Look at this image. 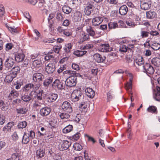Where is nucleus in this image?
I'll return each mask as SVG.
<instances>
[{
	"label": "nucleus",
	"instance_id": "a19ab883",
	"mask_svg": "<svg viewBox=\"0 0 160 160\" xmlns=\"http://www.w3.org/2000/svg\"><path fill=\"white\" fill-rule=\"evenodd\" d=\"M80 39L87 40L89 39V35L85 32H82L80 36Z\"/></svg>",
	"mask_w": 160,
	"mask_h": 160
},
{
	"label": "nucleus",
	"instance_id": "c756f323",
	"mask_svg": "<svg viewBox=\"0 0 160 160\" xmlns=\"http://www.w3.org/2000/svg\"><path fill=\"white\" fill-rule=\"evenodd\" d=\"M15 77H16L15 76L9 72V73L6 76L5 81L8 83L12 81L13 78Z\"/></svg>",
	"mask_w": 160,
	"mask_h": 160
},
{
	"label": "nucleus",
	"instance_id": "79ce46f5",
	"mask_svg": "<svg viewBox=\"0 0 160 160\" xmlns=\"http://www.w3.org/2000/svg\"><path fill=\"white\" fill-rule=\"evenodd\" d=\"M132 78L131 77L129 79V82H128L125 85L126 89L127 90L129 89L132 88Z\"/></svg>",
	"mask_w": 160,
	"mask_h": 160
},
{
	"label": "nucleus",
	"instance_id": "58836bf2",
	"mask_svg": "<svg viewBox=\"0 0 160 160\" xmlns=\"http://www.w3.org/2000/svg\"><path fill=\"white\" fill-rule=\"evenodd\" d=\"M59 116L62 119H67L70 118V115L67 113L64 112L60 113L59 115Z\"/></svg>",
	"mask_w": 160,
	"mask_h": 160
},
{
	"label": "nucleus",
	"instance_id": "4be33fe9",
	"mask_svg": "<svg viewBox=\"0 0 160 160\" xmlns=\"http://www.w3.org/2000/svg\"><path fill=\"white\" fill-rule=\"evenodd\" d=\"M12 68V69H11V70L10 71V72L16 77L17 74L20 72V67L19 66H17L14 67Z\"/></svg>",
	"mask_w": 160,
	"mask_h": 160
},
{
	"label": "nucleus",
	"instance_id": "09e8293b",
	"mask_svg": "<svg viewBox=\"0 0 160 160\" xmlns=\"http://www.w3.org/2000/svg\"><path fill=\"white\" fill-rule=\"evenodd\" d=\"M73 147L75 150L77 151H80L82 149V146L80 144L78 143H74Z\"/></svg>",
	"mask_w": 160,
	"mask_h": 160
},
{
	"label": "nucleus",
	"instance_id": "bb28decb",
	"mask_svg": "<svg viewBox=\"0 0 160 160\" xmlns=\"http://www.w3.org/2000/svg\"><path fill=\"white\" fill-rule=\"evenodd\" d=\"M156 13L153 11H149L146 12V17L148 19H153L156 17Z\"/></svg>",
	"mask_w": 160,
	"mask_h": 160
},
{
	"label": "nucleus",
	"instance_id": "6ab92c4d",
	"mask_svg": "<svg viewBox=\"0 0 160 160\" xmlns=\"http://www.w3.org/2000/svg\"><path fill=\"white\" fill-rule=\"evenodd\" d=\"M38 7L42 11L45 10L46 12L48 11V6L45 3L44 0L42 1H39L38 3Z\"/></svg>",
	"mask_w": 160,
	"mask_h": 160
},
{
	"label": "nucleus",
	"instance_id": "052dcab7",
	"mask_svg": "<svg viewBox=\"0 0 160 160\" xmlns=\"http://www.w3.org/2000/svg\"><path fill=\"white\" fill-rule=\"evenodd\" d=\"M22 100L19 98H17L13 100L12 102V104L13 105H15L16 104H18L21 103Z\"/></svg>",
	"mask_w": 160,
	"mask_h": 160
},
{
	"label": "nucleus",
	"instance_id": "39448f33",
	"mask_svg": "<svg viewBox=\"0 0 160 160\" xmlns=\"http://www.w3.org/2000/svg\"><path fill=\"white\" fill-rule=\"evenodd\" d=\"M77 82L76 78H68L65 81V84L66 86L71 87L75 86Z\"/></svg>",
	"mask_w": 160,
	"mask_h": 160
},
{
	"label": "nucleus",
	"instance_id": "864d4df0",
	"mask_svg": "<svg viewBox=\"0 0 160 160\" xmlns=\"http://www.w3.org/2000/svg\"><path fill=\"white\" fill-rule=\"evenodd\" d=\"M85 136L88 138V141L92 142L93 144L95 143L96 142V140L93 137L90 136L87 134L85 135Z\"/></svg>",
	"mask_w": 160,
	"mask_h": 160
},
{
	"label": "nucleus",
	"instance_id": "e2e57ef3",
	"mask_svg": "<svg viewBox=\"0 0 160 160\" xmlns=\"http://www.w3.org/2000/svg\"><path fill=\"white\" fill-rule=\"evenodd\" d=\"M72 67L73 69L76 70H79L80 69L79 65L75 63H72Z\"/></svg>",
	"mask_w": 160,
	"mask_h": 160
},
{
	"label": "nucleus",
	"instance_id": "774afa93",
	"mask_svg": "<svg viewBox=\"0 0 160 160\" xmlns=\"http://www.w3.org/2000/svg\"><path fill=\"white\" fill-rule=\"evenodd\" d=\"M28 63V61L27 59H25L22 65V66L23 67H26Z\"/></svg>",
	"mask_w": 160,
	"mask_h": 160
},
{
	"label": "nucleus",
	"instance_id": "7ed1b4c3",
	"mask_svg": "<svg viewBox=\"0 0 160 160\" xmlns=\"http://www.w3.org/2000/svg\"><path fill=\"white\" fill-rule=\"evenodd\" d=\"M143 71L147 75H152L155 71L154 68L149 63H146L143 66Z\"/></svg>",
	"mask_w": 160,
	"mask_h": 160
},
{
	"label": "nucleus",
	"instance_id": "473e14b6",
	"mask_svg": "<svg viewBox=\"0 0 160 160\" xmlns=\"http://www.w3.org/2000/svg\"><path fill=\"white\" fill-rule=\"evenodd\" d=\"M136 64L138 66H141L143 65L144 61L142 57L141 56L138 57L134 61Z\"/></svg>",
	"mask_w": 160,
	"mask_h": 160
},
{
	"label": "nucleus",
	"instance_id": "f8f14e48",
	"mask_svg": "<svg viewBox=\"0 0 160 160\" xmlns=\"http://www.w3.org/2000/svg\"><path fill=\"white\" fill-rule=\"evenodd\" d=\"M52 85L57 86L58 88L60 90L63 89L65 88V84L62 82H60L58 79H56L52 83Z\"/></svg>",
	"mask_w": 160,
	"mask_h": 160
},
{
	"label": "nucleus",
	"instance_id": "dca6fc26",
	"mask_svg": "<svg viewBox=\"0 0 160 160\" xmlns=\"http://www.w3.org/2000/svg\"><path fill=\"white\" fill-rule=\"evenodd\" d=\"M93 57L94 60L98 62H103L106 59L105 57L104 56L102 57L101 55L98 53L94 54Z\"/></svg>",
	"mask_w": 160,
	"mask_h": 160
},
{
	"label": "nucleus",
	"instance_id": "0e129e2a",
	"mask_svg": "<svg viewBox=\"0 0 160 160\" xmlns=\"http://www.w3.org/2000/svg\"><path fill=\"white\" fill-rule=\"evenodd\" d=\"M5 118L2 115H0V124L1 125L3 124L5 122Z\"/></svg>",
	"mask_w": 160,
	"mask_h": 160
},
{
	"label": "nucleus",
	"instance_id": "0eeeda50",
	"mask_svg": "<svg viewBox=\"0 0 160 160\" xmlns=\"http://www.w3.org/2000/svg\"><path fill=\"white\" fill-rule=\"evenodd\" d=\"M71 144V142L67 140L63 141L59 145V149L60 151L65 150L68 149Z\"/></svg>",
	"mask_w": 160,
	"mask_h": 160
},
{
	"label": "nucleus",
	"instance_id": "c03bdc74",
	"mask_svg": "<svg viewBox=\"0 0 160 160\" xmlns=\"http://www.w3.org/2000/svg\"><path fill=\"white\" fill-rule=\"evenodd\" d=\"M27 126V122L25 121L20 122L18 125V128H23Z\"/></svg>",
	"mask_w": 160,
	"mask_h": 160
},
{
	"label": "nucleus",
	"instance_id": "a878e982",
	"mask_svg": "<svg viewBox=\"0 0 160 160\" xmlns=\"http://www.w3.org/2000/svg\"><path fill=\"white\" fill-rule=\"evenodd\" d=\"M16 111L18 114H24L27 113L28 111V109L26 108L23 107L22 108H17Z\"/></svg>",
	"mask_w": 160,
	"mask_h": 160
},
{
	"label": "nucleus",
	"instance_id": "4d7b16f0",
	"mask_svg": "<svg viewBox=\"0 0 160 160\" xmlns=\"http://www.w3.org/2000/svg\"><path fill=\"white\" fill-rule=\"evenodd\" d=\"M126 23L127 25L128 26L130 27H133L135 26L136 25L134 22H132L130 20L126 21Z\"/></svg>",
	"mask_w": 160,
	"mask_h": 160
},
{
	"label": "nucleus",
	"instance_id": "5fc2aeb1",
	"mask_svg": "<svg viewBox=\"0 0 160 160\" xmlns=\"http://www.w3.org/2000/svg\"><path fill=\"white\" fill-rule=\"evenodd\" d=\"M154 98L157 101H159L160 100V93L159 92H156L153 94Z\"/></svg>",
	"mask_w": 160,
	"mask_h": 160
},
{
	"label": "nucleus",
	"instance_id": "ea45409f",
	"mask_svg": "<svg viewBox=\"0 0 160 160\" xmlns=\"http://www.w3.org/2000/svg\"><path fill=\"white\" fill-rule=\"evenodd\" d=\"M33 66L35 67H40L42 65V63L40 60H34L32 63Z\"/></svg>",
	"mask_w": 160,
	"mask_h": 160
},
{
	"label": "nucleus",
	"instance_id": "4468645a",
	"mask_svg": "<svg viewBox=\"0 0 160 160\" xmlns=\"http://www.w3.org/2000/svg\"><path fill=\"white\" fill-rule=\"evenodd\" d=\"M94 6L92 3H89L88 5L84 9V12L86 15H89L92 11V8Z\"/></svg>",
	"mask_w": 160,
	"mask_h": 160
},
{
	"label": "nucleus",
	"instance_id": "3c124183",
	"mask_svg": "<svg viewBox=\"0 0 160 160\" xmlns=\"http://www.w3.org/2000/svg\"><path fill=\"white\" fill-rule=\"evenodd\" d=\"M128 48L127 46L124 45H121L120 46L119 51L121 52H127Z\"/></svg>",
	"mask_w": 160,
	"mask_h": 160
},
{
	"label": "nucleus",
	"instance_id": "5701e85b",
	"mask_svg": "<svg viewBox=\"0 0 160 160\" xmlns=\"http://www.w3.org/2000/svg\"><path fill=\"white\" fill-rule=\"evenodd\" d=\"M82 14L80 11H76L75 12L73 18L75 21L78 22L81 20L82 17Z\"/></svg>",
	"mask_w": 160,
	"mask_h": 160
},
{
	"label": "nucleus",
	"instance_id": "2eb2a0df",
	"mask_svg": "<svg viewBox=\"0 0 160 160\" xmlns=\"http://www.w3.org/2000/svg\"><path fill=\"white\" fill-rule=\"evenodd\" d=\"M51 112L50 108L46 107L41 109L40 113L42 116H46L49 115Z\"/></svg>",
	"mask_w": 160,
	"mask_h": 160
},
{
	"label": "nucleus",
	"instance_id": "6e6d98bb",
	"mask_svg": "<svg viewBox=\"0 0 160 160\" xmlns=\"http://www.w3.org/2000/svg\"><path fill=\"white\" fill-rule=\"evenodd\" d=\"M42 92L43 91L42 90L41 91H39V93L37 95L36 94V96L35 97H36L38 100H42Z\"/></svg>",
	"mask_w": 160,
	"mask_h": 160
},
{
	"label": "nucleus",
	"instance_id": "a211bd4d",
	"mask_svg": "<svg viewBox=\"0 0 160 160\" xmlns=\"http://www.w3.org/2000/svg\"><path fill=\"white\" fill-rule=\"evenodd\" d=\"M63 74L68 78H76L75 77V71L70 70H67L63 72Z\"/></svg>",
	"mask_w": 160,
	"mask_h": 160
},
{
	"label": "nucleus",
	"instance_id": "6e6552de",
	"mask_svg": "<svg viewBox=\"0 0 160 160\" xmlns=\"http://www.w3.org/2000/svg\"><path fill=\"white\" fill-rule=\"evenodd\" d=\"M55 68L54 63H49L46 66L45 71L48 74H51L54 72Z\"/></svg>",
	"mask_w": 160,
	"mask_h": 160
},
{
	"label": "nucleus",
	"instance_id": "c85d7f7f",
	"mask_svg": "<svg viewBox=\"0 0 160 160\" xmlns=\"http://www.w3.org/2000/svg\"><path fill=\"white\" fill-rule=\"evenodd\" d=\"M87 52V51H82L77 50L74 51L73 52V54L78 57H80L85 55Z\"/></svg>",
	"mask_w": 160,
	"mask_h": 160
},
{
	"label": "nucleus",
	"instance_id": "ddd939ff",
	"mask_svg": "<svg viewBox=\"0 0 160 160\" xmlns=\"http://www.w3.org/2000/svg\"><path fill=\"white\" fill-rule=\"evenodd\" d=\"M103 20V18L100 16L92 18V24L93 26H97L101 24Z\"/></svg>",
	"mask_w": 160,
	"mask_h": 160
},
{
	"label": "nucleus",
	"instance_id": "bf43d9fd",
	"mask_svg": "<svg viewBox=\"0 0 160 160\" xmlns=\"http://www.w3.org/2000/svg\"><path fill=\"white\" fill-rule=\"evenodd\" d=\"M150 33L146 31H142L141 32V36L142 38H144L148 37Z\"/></svg>",
	"mask_w": 160,
	"mask_h": 160
},
{
	"label": "nucleus",
	"instance_id": "4c0bfd02",
	"mask_svg": "<svg viewBox=\"0 0 160 160\" xmlns=\"http://www.w3.org/2000/svg\"><path fill=\"white\" fill-rule=\"evenodd\" d=\"M147 111L151 113H157L158 111L156 107L154 106H150L147 109Z\"/></svg>",
	"mask_w": 160,
	"mask_h": 160
},
{
	"label": "nucleus",
	"instance_id": "9d476101",
	"mask_svg": "<svg viewBox=\"0 0 160 160\" xmlns=\"http://www.w3.org/2000/svg\"><path fill=\"white\" fill-rule=\"evenodd\" d=\"M32 77L33 80L36 82L42 81L43 78L44 76L42 73L37 72L34 73Z\"/></svg>",
	"mask_w": 160,
	"mask_h": 160
},
{
	"label": "nucleus",
	"instance_id": "f3484780",
	"mask_svg": "<svg viewBox=\"0 0 160 160\" xmlns=\"http://www.w3.org/2000/svg\"><path fill=\"white\" fill-rule=\"evenodd\" d=\"M86 95L90 98H92L95 95L94 91L91 88H88L85 90Z\"/></svg>",
	"mask_w": 160,
	"mask_h": 160
},
{
	"label": "nucleus",
	"instance_id": "9b49d317",
	"mask_svg": "<svg viewBox=\"0 0 160 160\" xmlns=\"http://www.w3.org/2000/svg\"><path fill=\"white\" fill-rule=\"evenodd\" d=\"M19 95L18 92L15 89H13L11 91L8 96V98L9 100H12L14 98H18Z\"/></svg>",
	"mask_w": 160,
	"mask_h": 160
},
{
	"label": "nucleus",
	"instance_id": "2f4dec72",
	"mask_svg": "<svg viewBox=\"0 0 160 160\" xmlns=\"http://www.w3.org/2000/svg\"><path fill=\"white\" fill-rule=\"evenodd\" d=\"M53 78L52 77H49L46 78L44 81L43 85L45 87H48L52 82Z\"/></svg>",
	"mask_w": 160,
	"mask_h": 160
},
{
	"label": "nucleus",
	"instance_id": "c9c22d12",
	"mask_svg": "<svg viewBox=\"0 0 160 160\" xmlns=\"http://www.w3.org/2000/svg\"><path fill=\"white\" fill-rule=\"evenodd\" d=\"M32 83H28L23 87L22 90L24 92H27L32 88Z\"/></svg>",
	"mask_w": 160,
	"mask_h": 160
},
{
	"label": "nucleus",
	"instance_id": "f03ea898",
	"mask_svg": "<svg viewBox=\"0 0 160 160\" xmlns=\"http://www.w3.org/2000/svg\"><path fill=\"white\" fill-rule=\"evenodd\" d=\"M15 59L12 57H9L7 58L4 62L5 70H8L11 69L15 63Z\"/></svg>",
	"mask_w": 160,
	"mask_h": 160
},
{
	"label": "nucleus",
	"instance_id": "b1692460",
	"mask_svg": "<svg viewBox=\"0 0 160 160\" xmlns=\"http://www.w3.org/2000/svg\"><path fill=\"white\" fill-rule=\"evenodd\" d=\"M45 154L44 149L40 148L37 151L36 156L38 158H42L44 156Z\"/></svg>",
	"mask_w": 160,
	"mask_h": 160
},
{
	"label": "nucleus",
	"instance_id": "7c9ffc66",
	"mask_svg": "<svg viewBox=\"0 0 160 160\" xmlns=\"http://www.w3.org/2000/svg\"><path fill=\"white\" fill-rule=\"evenodd\" d=\"M151 63L157 67L160 66V59L159 58H154L151 60Z\"/></svg>",
	"mask_w": 160,
	"mask_h": 160
},
{
	"label": "nucleus",
	"instance_id": "8fccbe9b",
	"mask_svg": "<svg viewBox=\"0 0 160 160\" xmlns=\"http://www.w3.org/2000/svg\"><path fill=\"white\" fill-rule=\"evenodd\" d=\"M109 28L110 29H115L118 27L117 23L115 22H110L108 24Z\"/></svg>",
	"mask_w": 160,
	"mask_h": 160
},
{
	"label": "nucleus",
	"instance_id": "603ef678",
	"mask_svg": "<svg viewBox=\"0 0 160 160\" xmlns=\"http://www.w3.org/2000/svg\"><path fill=\"white\" fill-rule=\"evenodd\" d=\"M7 27L8 28V30L12 33H17L18 32L17 30L14 27H8L6 25Z\"/></svg>",
	"mask_w": 160,
	"mask_h": 160
},
{
	"label": "nucleus",
	"instance_id": "f257e3e1",
	"mask_svg": "<svg viewBox=\"0 0 160 160\" xmlns=\"http://www.w3.org/2000/svg\"><path fill=\"white\" fill-rule=\"evenodd\" d=\"M36 92L34 91H31L28 95L24 94L21 97L22 100L26 102H29L31 100L32 101L36 96Z\"/></svg>",
	"mask_w": 160,
	"mask_h": 160
},
{
	"label": "nucleus",
	"instance_id": "a18cd8bd",
	"mask_svg": "<svg viewBox=\"0 0 160 160\" xmlns=\"http://www.w3.org/2000/svg\"><path fill=\"white\" fill-rule=\"evenodd\" d=\"M80 134L79 132H78L77 133L71 136L70 137V139L72 140H78L80 137Z\"/></svg>",
	"mask_w": 160,
	"mask_h": 160
},
{
	"label": "nucleus",
	"instance_id": "338daca9",
	"mask_svg": "<svg viewBox=\"0 0 160 160\" xmlns=\"http://www.w3.org/2000/svg\"><path fill=\"white\" fill-rule=\"evenodd\" d=\"M53 158L56 160H61L62 159L61 156L58 154H56L54 155Z\"/></svg>",
	"mask_w": 160,
	"mask_h": 160
},
{
	"label": "nucleus",
	"instance_id": "aec40b11",
	"mask_svg": "<svg viewBox=\"0 0 160 160\" xmlns=\"http://www.w3.org/2000/svg\"><path fill=\"white\" fill-rule=\"evenodd\" d=\"M24 55L22 53H18L15 57V60L19 62L23 60Z\"/></svg>",
	"mask_w": 160,
	"mask_h": 160
},
{
	"label": "nucleus",
	"instance_id": "de8ad7c7",
	"mask_svg": "<svg viewBox=\"0 0 160 160\" xmlns=\"http://www.w3.org/2000/svg\"><path fill=\"white\" fill-rule=\"evenodd\" d=\"M152 48L154 50H157L160 48V44L158 43H154L152 45Z\"/></svg>",
	"mask_w": 160,
	"mask_h": 160
},
{
	"label": "nucleus",
	"instance_id": "69168bd1",
	"mask_svg": "<svg viewBox=\"0 0 160 160\" xmlns=\"http://www.w3.org/2000/svg\"><path fill=\"white\" fill-rule=\"evenodd\" d=\"M93 46L92 44H86L85 45L83 48V49H91L93 48Z\"/></svg>",
	"mask_w": 160,
	"mask_h": 160
},
{
	"label": "nucleus",
	"instance_id": "f704fd0d",
	"mask_svg": "<svg viewBox=\"0 0 160 160\" xmlns=\"http://www.w3.org/2000/svg\"><path fill=\"white\" fill-rule=\"evenodd\" d=\"M29 138L28 135L26 134V132H24V134L23 136L22 142L23 143L26 144L28 143L29 141Z\"/></svg>",
	"mask_w": 160,
	"mask_h": 160
},
{
	"label": "nucleus",
	"instance_id": "20e7f679",
	"mask_svg": "<svg viewBox=\"0 0 160 160\" xmlns=\"http://www.w3.org/2000/svg\"><path fill=\"white\" fill-rule=\"evenodd\" d=\"M82 95V93L80 91L75 90L71 94V98L73 101H78L80 99Z\"/></svg>",
	"mask_w": 160,
	"mask_h": 160
},
{
	"label": "nucleus",
	"instance_id": "412c9836",
	"mask_svg": "<svg viewBox=\"0 0 160 160\" xmlns=\"http://www.w3.org/2000/svg\"><path fill=\"white\" fill-rule=\"evenodd\" d=\"M58 97V95L57 94L52 93L47 98V99L48 102H54Z\"/></svg>",
	"mask_w": 160,
	"mask_h": 160
},
{
	"label": "nucleus",
	"instance_id": "49530a36",
	"mask_svg": "<svg viewBox=\"0 0 160 160\" xmlns=\"http://www.w3.org/2000/svg\"><path fill=\"white\" fill-rule=\"evenodd\" d=\"M62 47L61 45H55L53 47V49L55 53L58 54L60 50L61 49Z\"/></svg>",
	"mask_w": 160,
	"mask_h": 160
},
{
	"label": "nucleus",
	"instance_id": "72a5a7b5",
	"mask_svg": "<svg viewBox=\"0 0 160 160\" xmlns=\"http://www.w3.org/2000/svg\"><path fill=\"white\" fill-rule=\"evenodd\" d=\"M62 11L65 14H69L72 11V9L69 6L67 5H64L62 7Z\"/></svg>",
	"mask_w": 160,
	"mask_h": 160
},
{
	"label": "nucleus",
	"instance_id": "13d9d810",
	"mask_svg": "<svg viewBox=\"0 0 160 160\" xmlns=\"http://www.w3.org/2000/svg\"><path fill=\"white\" fill-rule=\"evenodd\" d=\"M56 18L58 20L62 21L63 19V17L61 13L58 12L57 13Z\"/></svg>",
	"mask_w": 160,
	"mask_h": 160
},
{
	"label": "nucleus",
	"instance_id": "423d86ee",
	"mask_svg": "<svg viewBox=\"0 0 160 160\" xmlns=\"http://www.w3.org/2000/svg\"><path fill=\"white\" fill-rule=\"evenodd\" d=\"M62 108L63 110L66 111L69 113L72 112V105L67 101H65L63 102L62 105Z\"/></svg>",
	"mask_w": 160,
	"mask_h": 160
},
{
	"label": "nucleus",
	"instance_id": "680f3d73",
	"mask_svg": "<svg viewBox=\"0 0 160 160\" xmlns=\"http://www.w3.org/2000/svg\"><path fill=\"white\" fill-rule=\"evenodd\" d=\"M66 65H64L61 66L60 68L58 70V73H60L64 70L66 68Z\"/></svg>",
	"mask_w": 160,
	"mask_h": 160
},
{
	"label": "nucleus",
	"instance_id": "37998d69",
	"mask_svg": "<svg viewBox=\"0 0 160 160\" xmlns=\"http://www.w3.org/2000/svg\"><path fill=\"white\" fill-rule=\"evenodd\" d=\"M101 46L103 47L102 48V50H103L104 52H108L109 51V45L108 43H105L102 44Z\"/></svg>",
	"mask_w": 160,
	"mask_h": 160
},
{
	"label": "nucleus",
	"instance_id": "393cba45",
	"mask_svg": "<svg viewBox=\"0 0 160 160\" xmlns=\"http://www.w3.org/2000/svg\"><path fill=\"white\" fill-rule=\"evenodd\" d=\"M128 8L126 5H124L121 6L119 9V13L122 15H125L127 12Z\"/></svg>",
	"mask_w": 160,
	"mask_h": 160
},
{
	"label": "nucleus",
	"instance_id": "e433bc0d",
	"mask_svg": "<svg viewBox=\"0 0 160 160\" xmlns=\"http://www.w3.org/2000/svg\"><path fill=\"white\" fill-rule=\"evenodd\" d=\"M73 128V127L72 125H69L66 127L62 130V132L64 133H67L70 132Z\"/></svg>",
	"mask_w": 160,
	"mask_h": 160
},
{
	"label": "nucleus",
	"instance_id": "cd10ccee",
	"mask_svg": "<svg viewBox=\"0 0 160 160\" xmlns=\"http://www.w3.org/2000/svg\"><path fill=\"white\" fill-rule=\"evenodd\" d=\"M86 30L89 35L92 37L94 36L95 35V32L91 26H87L86 27Z\"/></svg>",
	"mask_w": 160,
	"mask_h": 160
},
{
	"label": "nucleus",
	"instance_id": "1a4fd4ad",
	"mask_svg": "<svg viewBox=\"0 0 160 160\" xmlns=\"http://www.w3.org/2000/svg\"><path fill=\"white\" fill-rule=\"evenodd\" d=\"M141 8L142 9L147 10L149 9L151 7V2L149 0L148 2L144 0V1L142 0L141 1Z\"/></svg>",
	"mask_w": 160,
	"mask_h": 160
}]
</instances>
